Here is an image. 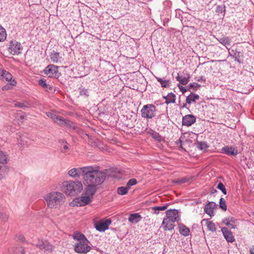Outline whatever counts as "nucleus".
Returning <instances> with one entry per match:
<instances>
[{"instance_id": "nucleus-14", "label": "nucleus", "mask_w": 254, "mask_h": 254, "mask_svg": "<svg viewBox=\"0 0 254 254\" xmlns=\"http://www.w3.org/2000/svg\"><path fill=\"white\" fill-rule=\"evenodd\" d=\"M55 122L61 127H72L73 123L72 122L66 120L60 116H57Z\"/></svg>"}, {"instance_id": "nucleus-10", "label": "nucleus", "mask_w": 254, "mask_h": 254, "mask_svg": "<svg viewBox=\"0 0 254 254\" xmlns=\"http://www.w3.org/2000/svg\"><path fill=\"white\" fill-rule=\"evenodd\" d=\"M111 223L110 219H106L104 221L99 222L95 224V228L99 232H104L109 229V225Z\"/></svg>"}, {"instance_id": "nucleus-27", "label": "nucleus", "mask_w": 254, "mask_h": 254, "mask_svg": "<svg viewBox=\"0 0 254 254\" xmlns=\"http://www.w3.org/2000/svg\"><path fill=\"white\" fill-rule=\"evenodd\" d=\"M169 121V117L166 114H161L157 118V122L163 125H166Z\"/></svg>"}, {"instance_id": "nucleus-13", "label": "nucleus", "mask_w": 254, "mask_h": 254, "mask_svg": "<svg viewBox=\"0 0 254 254\" xmlns=\"http://www.w3.org/2000/svg\"><path fill=\"white\" fill-rule=\"evenodd\" d=\"M85 168V167L72 168L69 170L68 174L73 178H78L80 176L83 177L84 174L83 170Z\"/></svg>"}, {"instance_id": "nucleus-32", "label": "nucleus", "mask_w": 254, "mask_h": 254, "mask_svg": "<svg viewBox=\"0 0 254 254\" xmlns=\"http://www.w3.org/2000/svg\"><path fill=\"white\" fill-rule=\"evenodd\" d=\"M190 78V74H187V76H185V77L180 76L178 74V76L176 77V79L182 84L186 85V84H187L189 82Z\"/></svg>"}, {"instance_id": "nucleus-49", "label": "nucleus", "mask_w": 254, "mask_h": 254, "mask_svg": "<svg viewBox=\"0 0 254 254\" xmlns=\"http://www.w3.org/2000/svg\"><path fill=\"white\" fill-rule=\"evenodd\" d=\"M46 115L49 118H50V119L53 120L54 122L56 120V118H57V117L58 116L57 115H55L54 113H53L52 112H47L46 113Z\"/></svg>"}, {"instance_id": "nucleus-62", "label": "nucleus", "mask_w": 254, "mask_h": 254, "mask_svg": "<svg viewBox=\"0 0 254 254\" xmlns=\"http://www.w3.org/2000/svg\"><path fill=\"white\" fill-rule=\"evenodd\" d=\"M24 240H25V239H24V237H23V236H20L19 237V240H20V241L23 242V241H24Z\"/></svg>"}, {"instance_id": "nucleus-37", "label": "nucleus", "mask_w": 254, "mask_h": 254, "mask_svg": "<svg viewBox=\"0 0 254 254\" xmlns=\"http://www.w3.org/2000/svg\"><path fill=\"white\" fill-rule=\"evenodd\" d=\"M6 38V33L5 29L0 26V42L4 41Z\"/></svg>"}, {"instance_id": "nucleus-4", "label": "nucleus", "mask_w": 254, "mask_h": 254, "mask_svg": "<svg viewBox=\"0 0 254 254\" xmlns=\"http://www.w3.org/2000/svg\"><path fill=\"white\" fill-rule=\"evenodd\" d=\"M156 108L153 104L144 105L141 110V117L147 119H152L155 116Z\"/></svg>"}, {"instance_id": "nucleus-61", "label": "nucleus", "mask_w": 254, "mask_h": 254, "mask_svg": "<svg viewBox=\"0 0 254 254\" xmlns=\"http://www.w3.org/2000/svg\"><path fill=\"white\" fill-rule=\"evenodd\" d=\"M250 254H254V246L250 250Z\"/></svg>"}, {"instance_id": "nucleus-60", "label": "nucleus", "mask_w": 254, "mask_h": 254, "mask_svg": "<svg viewBox=\"0 0 254 254\" xmlns=\"http://www.w3.org/2000/svg\"><path fill=\"white\" fill-rule=\"evenodd\" d=\"M26 117V115L25 114H22L20 116L19 118L21 120H23L25 119Z\"/></svg>"}, {"instance_id": "nucleus-11", "label": "nucleus", "mask_w": 254, "mask_h": 254, "mask_svg": "<svg viewBox=\"0 0 254 254\" xmlns=\"http://www.w3.org/2000/svg\"><path fill=\"white\" fill-rule=\"evenodd\" d=\"M36 245L37 247L45 252H50L53 249V246L47 241L39 240Z\"/></svg>"}, {"instance_id": "nucleus-57", "label": "nucleus", "mask_w": 254, "mask_h": 254, "mask_svg": "<svg viewBox=\"0 0 254 254\" xmlns=\"http://www.w3.org/2000/svg\"><path fill=\"white\" fill-rule=\"evenodd\" d=\"M227 219H228L230 221V222L234 224H235V222L237 221V220L235 219L234 217H230Z\"/></svg>"}, {"instance_id": "nucleus-5", "label": "nucleus", "mask_w": 254, "mask_h": 254, "mask_svg": "<svg viewBox=\"0 0 254 254\" xmlns=\"http://www.w3.org/2000/svg\"><path fill=\"white\" fill-rule=\"evenodd\" d=\"M90 243L87 239H84L81 242H77L74 245V251L78 254H86L91 250V247L88 245Z\"/></svg>"}, {"instance_id": "nucleus-41", "label": "nucleus", "mask_w": 254, "mask_h": 254, "mask_svg": "<svg viewBox=\"0 0 254 254\" xmlns=\"http://www.w3.org/2000/svg\"><path fill=\"white\" fill-rule=\"evenodd\" d=\"M225 5L224 4L223 5H219L216 7V12L218 13H222L224 12L225 13Z\"/></svg>"}, {"instance_id": "nucleus-12", "label": "nucleus", "mask_w": 254, "mask_h": 254, "mask_svg": "<svg viewBox=\"0 0 254 254\" xmlns=\"http://www.w3.org/2000/svg\"><path fill=\"white\" fill-rule=\"evenodd\" d=\"M91 201V198L89 196H82L81 197H79L76 198L74 200L73 202L74 204L78 206H84L89 204Z\"/></svg>"}, {"instance_id": "nucleus-58", "label": "nucleus", "mask_w": 254, "mask_h": 254, "mask_svg": "<svg viewBox=\"0 0 254 254\" xmlns=\"http://www.w3.org/2000/svg\"><path fill=\"white\" fill-rule=\"evenodd\" d=\"M197 81L199 82H204L205 81V78L203 76H201L197 79Z\"/></svg>"}, {"instance_id": "nucleus-54", "label": "nucleus", "mask_w": 254, "mask_h": 254, "mask_svg": "<svg viewBox=\"0 0 254 254\" xmlns=\"http://www.w3.org/2000/svg\"><path fill=\"white\" fill-rule=\"evenodd\" d=\"M69 149L68 144H65L63 145V149H61V152L63 153H65V151Z\"/></svg>"}, {"instance_id": "nucleus-46", "label": "nucleus", "mask_w": 254, "mask_h": 254, "mask_svg": "<svg viewBox=\"0 0 254 254\" xmlns=\"http://www.w3.org/2000/svg\"><path fill=\"white\" fill-rule=\"evenodd\" d=\"M137 183L135 179H130L127 184V187L129 189L132 186L135 185Z\"/></svg>"}, {"instance_id": "nucleus-26", "label": "nucleus", "mask_w": 254, "mask_h": 254, "mask_svg": "<svg viewBox=\"0 0 254 254\" xmlns=\"http://www.w3.org/2000/svg\"><path fill=\"white\" fill-rule=\"evenodd\" d=\"M199 99L198 95L191 93L186 98V103L190 104L191 103H195L196 100Z\"/></svg>"}, {"instance_id": "nucleus-63", "label": "nucleus", "mask_w": 254, "mask_h": 254, "mask_svg": "<svg viewBox=\"0 0 254 254\" xmlns=\"http://www.w3.org/2000/svg\"><path fill=\"white\" fill-rule=\"evenodd\" d=\"M178 147L179 148V149L181 148L183 150H185L183 147V146H182V144H180L179 146H178Z\"/></svg>"}, {"instance_id": "nucleus-20", "label": "nucleus", "mask_w": 254, "mask_h": 254, "mask_svg": "<svg viewBox=\"0 0 254 254\" xmlns=\"http://www.w3.org/2000/svg\"><path fill=\"white\" fill-rule=\"evenodd\" d=\"M162 227L164 228L165 231L172 230L175 227L174 222L169 219L164 218L162 222Z\"/></svg>"}, {"instance_id": "nucleus-22", "label": "nucleus", "mask_w": 254, "mask_h": 254, "mask_svg": "<svg viewBox=\"0 0 254 254\" xmlns=\"http://www.w3.org/2000/svg\"><path fill=\"white\" fill-rule=\"evenodd\" d=\"M86 186L85 189V194L89 197H92L97 191V187L98 186L92 185L90 184H84Z\"/></svg>"}, {"instance_id": "nucleus-56", "label": "nucleus", "mask_w": 254, "mask_h": 254, "mask_svg": "<svg viewBox=\"0 0 254 254\" xmlns=\"http://www.w3.org/2000/svg\"><path fill=\"white\" fill-rule=\"evenodd\" d=\"M59 142L60 144L63 145L65 144H67V141L64 139H60Z\"/></svg>"}, {"instance_id": "nucleus-51", "label": "nucleus", "mask_w": 254, "mask_h": 254, "mask_svg": "<svg viewBox=\"0 0 254 254\" xmlns=\"http://www.w3.org/2000/svg\"><path fill=\"white\" fill-rule=\"evenodd\" d=\"M80 94L81 95H84L85 96H89V91L88 89L83 88L81 89L80 90Z\"/></svg>"}, {"instance_id": "nucleus-39", "label": "nucleus", "mask_w": 254, "mask_h": 254, "mask_svg": "<svg viewBox=\"0 0 254 254\" xmlns=\"http://www.w3.org/2000/svg\"><path fill=\"white\" fill-rule=\"evenodd\" d=\"M128 190L129 189L127 186L126 187H120L118 188L117 192L119 194L124 195L127 192Z\"/></svg>"}, {"instance_id": "nucleus-38", "label": "nucleus", "mask_w": 254, "mask_h": 254, "mask_svg": "<svg viewBox=\"0 0 254 254\" xmlns=\"http://www.w3.org/2000/svg\"><path fill=\"white\" fill-rule=\"evenodd\" d=\"M206 226L208 230L211 232H215L216 231L215 224L212 221H207Z\"/></svg>"}, {"instance_id": "nucleus-19", "label": "nucleus", "mask_w": 254, "mask_h": 254, "mask_svg": "<svg viewBox=\"0 0 254 254\" xmlns=\"http://www.w3.org/2000/svg\"><path fill=\"white\" fill-rule=\"evenodd\" d=\"M221 231L227 242L232 243L235 241L232 233L227 227H222Z\"/></svg>"}, {"instance_id": "nucleus-21", "label": "nucleus", "mask_w": 254, "mask_h": 254, "mask_svg": "<svg viewBox=\"0 0 254 254\" xmlns=\"http://www.w3.org/2000/svg\"><path fill=\"white\" fill-rule=\"evenodd\" d=\"M229 55L232 57L235 61L240 63L243 57V54L240 51H238L237 50H234L232 49L231 51L229 50Z\"/></svg>"}, {"instance_id": "nucleus-36", "label": "nucleus", "mask_w": 254, "mask_h": 254, "mask_svg": "<svg viewBox=\"0 0 254 254\" xmlns=\"http://www.w3.org/2000/svg\"><path fill=\"white\" fill-rule=\"evenodd\" d=\"M39 84L44 88L49 89L50 90H52L53 87L49 84H47L46 82V80L44 79H40L38 82Z\"/></svg>"}, {"instance_id": "nucleus-64", "label": "nucleus", "mask_w": 254, "mask_h": 254, "mask_svg": "<svg viewBox=\"0 0 254 254\" xmlns=\"http://www.w3.org/2000/svg\"><path fill=\"white\" fill-rule=\"evenodd\" d=\"M217 192V190H213L212 191H211V193H214L215 192Z\"/></svg>"}, {"instance_id": "nucleus-48", "label": "nucleus", "mask_w": 254, "mask_h": 254, "mask_svg": "<svg viewBox=\"0 0 254 254\" xmlns=\"http://www.w3.org/2000/svg\"><path fill=\"white\" fill-rule=\"evenodd\" d=\"M14 106L16 107L24 108H27L28 107V105L27 103L17 102V103H15Z\"/></svg>"}, {"instance_id": "nucleus-42", "label": "nucleus", "mask_w": 254, "mask_h": 254, "mask_svg": "<svg viewBox=\"0 0 254 254\" xmlns=\"http://www.w3.org/2000/svg\"><path fill=\"white\" fill-rule=\"evenodd\" d=\"M222 222L225 224V225H226L227 226L230 227L231 229H235L236 228V225L232 223L231 222H230V221L227 219V218L226 219H224L223 221H222Z\"/></svg>"}, {"instance_id": "nucleus-47", "label": "nucleus", "mask_w": 254, "mask_h": 254, "mask_svg": "<svg viewBox=\"0 0 254 254\" xmlns=\"http://www.w3.org/2000/svg\"><path fill=\"white\" fill-rule=\"evenodd\" d=\"M12 254H24V249L21 247H17Z\"/></svg>"}, {"instance_id": "nucleus-31", "label": "nucleus", "mask_w": 254, "mask_h": 254, "mask_svg": "<svg viewBox=\"0 0 254 254\" xmlns=\"http://www.w3.org/2000/svg\"><path fill=\"white\" fill-rule=\"evenodd\" d=\"M179 232L182 235L188 236L189 235L190 229L183 224H179Z\"/></svg>"}, {"instance_id": "nucleus-45", "label": "nucleus", "mask_w": 254, "mask_h": 254, "mask_svg": "<svg viewBox=\"0 0 254 254\" xmlns=\"http://www.w3.org/2000/svg\"><path fill=\"white\" fill-rule=\"evenodd\" d=\"M217 188L219 190H221V191L224 194H226L227 193V191H226V188H225V186L223 185V183L220 182L218 185H217Z\"/></svg>"}, {"instance_id": "nucleus-34", "label": "nucleus", "mask_w": 254, "mask_h": 254, "mask_svg": "<svg viewBox=\"0 0 254 254\" xmlns=\"http://www.w3.org/2000/svg\"><path fill=\"white\" fill-rule=\"evenodd\" d=\"M157 80L160 83L161 87L164 88L168 87L170 86V82L169 80H164L161 78L156 77H155Z\"/></svg>"}, {"instance_id": "nucleus-53", "label": "nucleus", "mask_w": 254, "mask_h": 254, "mask_svg": "<svg viewBox=\"0 0 254 254\" xmlns=\"http://www.w3.org/2000/svg\"><path fill=\"white\" fill-rule=\"evenodd\" d=\"M11 86H13L12 85H11L10 84V82H9L8 84L3 86L2 87V90L3 91H6V90H9L12 87Z\"/></svg>"}, {"instance_id": "nucleus-8", "label": "nucleus", "mask_w": 254, "mask_h": 254, "mask_svg": "<svg viewBox=\"0 0 254 254\" xmlns=\"http://www.w3.org/2000/svg\"><path fill=\"white\" fill-rule=\"evenodd\" d=\"M21 45L19 42L12 41L9 43V51L11 54L18 55L21 53Z\"/></svg>"}, {"instance_id": "nucleus-55", "label": "nucleus", "mask_w": 254, "mask_h": 254, "mask_svg": "<svg viewBox=\"0 0 254 254\" xmlns=\"http://www.w3.org/2000/svg\"><path fill=\"white\" fill-rule=\"evenodd\" d=\"M178 87L180 90L183 92V93H184L188 90L187 88L186 87L180 86V85H178Z\"/></svg>"}, {"instance_id": "nucleus-2", "label": "nucleus", "mask_w": 254, "mask_h": 254, "mask_svg": "<svg viewBox=\"0 0 254 254\" xmlns=\"http://www.w3.org/2000/svg\"><path fill=\"white\" fill-rule=\"evenodd\" d=\"M83 189L82 184L79 181H65L62 184V190L69 195H74L80 192Z\"/></svg>"}, {"instance_id": "nucleus-17", "label": "nucleus", "mask_w": 254, "mask_h": 254, "mask_svg": "<svg viewBox=\"0 0 254 254\" xmlns=\"http://www.w3.org/2000/svg\"><path fill=\"white\" fill-rule=\"evenodd\" d=\"M221 152L229 156H236L238 151L233 146H225L222 148Z\"/></svg>"}, {"instance_id": "nucleus-15", "label": "nucleus", "mask_w": 254, "mask_h": 254, "mask_svg": "<svg viewBox=\"0 0 254 254\" xmlns=\"http://www.w3.org/2000/svg\"><path fill=\"white\" fill-rule=\"evenodd\" d=\"M243 80L247 85L254 86V73L249 71H246L244 72Z\"/></svg>"}, {"instance_id": "nucleus-44", "label": "nucleus", "mask_w": 254, "mask_h": 254, "mask_svg": "<svg viewBox=\"0 0 254 254\" xmlns=\"http://www.w3.org/2000/svg\"><path fill=\"white\" fill-rule=\"evenodd\" d=\"M192 179L191 177H185L183 178L178 179L177 181V183L182 184L190 182Z\"/></svg>"}, {"instance_id": "nucleus-25", "label": "nucleus", "mask_w": 254, "mask_h": 254, "mask_svg": "<svg viewBox=\"0 0 254 254\" xmlns=\"http://www.w3.org/2000/svg\"><path fill=\"white\" fill-rule=\"evenodd\" d=\"M142 217L138 213H133L129 215L128 220L132 223H137L141 219Z\"/></svg>"}, {"instance_id": "nucleus-6", "label": "nucleus", "mask_w": 254, "mask_h": 254, "mask_svg": "<svg viewBox=\"0 0 254 254\" xmlns=\"http://www.w3.org/2000/svg\"><path fill=\"white\" fill-rule=\"evenodd\" d=\"M44 72L50 77L58 78L61 76V73L58 70V66L54 64L47 66L44 70Z\"/></svg>"}, {"instance_id": "nucleus-24", "label": "nucleus", "mask_w": 254, "mask_h": 254, "mask_svg": "<svg viewBox=\"0 0 254 254\" xmlns=\"http://www.w3.org/2000/svg\"><path fill=\"white\" fill-rule=\"evenodd\" d=\"M217 40L220 43L225 46L228 50V51L230 50V49L228 48V46L231 45V38L227 36H222L221 37L217 38Z\"/></svg>"}, {"instance_id": "nucleus-29", "label": "nucleus", "mask_w": 254, "mask_h": 254, "mask_svg": "<svg viewBox=\"0 0 254 254\" xmlns=\"http://www.w3.org/2000/svg\"><path fill=\"white\" fill-rule=\"evenodd\" d=\"M164 98L166 100L165 103L166 104L175 103L176 96L172 92L169 93L166 96H164Z\"/></svg>"}, {"instance_id": "nucleus-59", "label": "nucleus", "mask_w": 254, "mask_h": 254, "mask_svg": "<svg viewBox=\"0 0 254 254\" xmlns=\"http://www.w3.org/2000/svg\"><path fill=\"white\" fill-rule=\"evenodd\" d=\"M182 143V140L180 138L175 142L176 145L179 146L180 144Z\"/></svg>"}, {"instance_id": "nucleus-18", "label": "nucleus", "mask_w": 254, "mask_h": 254, "mask_svg": "<svg viewBox=\"0 0 254 254\" xmlns=\"http://www.w3.org/2000/svg\"><path fill=\"white\" fill-rule=\"evenodd\" d=\"M216 206L217 205L214 202H209L204 207V211L210 216H213L214 215V209L216 207Z\"/></svg>"}, {"instance_id": "nucleus-1", "label": "nucleus", "mask_w": 254, "mask_h": 254, "mask_svg": "<svg viewBox=\"0 0 254 254\" xmlns=\"http://www.w3.org/2000/svg\"><path fill=\"white\" fill-rule=\"evenodd\" d=\"M83 182L84 184H90L99 186L105 181L106 174L99 170V167L96 166H85L84 169Z\"/></svg>"}, {"instance_id": "nucleus-52", "label": "nucleus", "mask_w": 254, "mask_h": 254, "mask_svg": "<svg viewBox=\"0 0 254 254\" xmlns=\"http://www.w3.org/2000/svg\"><path fill=\"white\" fill-rule=\"evenodd\" d=\"M201 86V85L198 83H190L189 85V87L190 88H198Z\"/></svg>"}, {"instance_id": "nucleus-9", "label": "nucleus", "mask_w": 254, "mask_h": 254, "mask_svg": "<svg viewBox=\"0 0 254 254\" xmlns=\"http://www.w3.org/2000/svg\"><path fill=\"white\" fill-rule=\"evenodd\" d=\"M166 218L173 222L178 221L180 219V212L177 209H170L166 211Z\"/></svg>"}, {"instance_id": "nucleus-3", "label": "nucleus", "mask_w": 254, "mask_h": 254, "mask_svg": "<svg viewBox=\"0 0 254 254\" xmlns=\"http://www.w3.org/2000/svg\"><path fill=\"white\" fill-rule=\"evenodd\" d=\"M45 199L47 201L48 206L50 208H53L64 202V196L60 192L54 191L47 194Z\"/></svg>"}, {"instance_id": "nucleus-30", "label": "nucleus", "mask_w": 254, "mask_h": 254, "mask_svg": "<svg viewBox=\"0 0 254 254\" xmlns=\"http://www.w3.org/2000/svg\"><path fill=\"white\" fill-rule=\"evenodd\" d=\"M149 134L151 136V137L153 138H154L156 141H157L159 142H161L162 141H165L164 138L162 136H161L159 134V133H158L155 131L151 130V131L149 132Z\"/></svg>"}, {"instance_id": "nucleus-50", "label": "nucleus", "mask_w": 254, "mask_h": 254, "mask_svg": "<svg viewBox=\"0 0 254 254\" xmlns=\"http://www.w3.org/2000/svg\"><path fill=\"white\" fill-rule=\"evenodd\" d=\"M0 218L2 221H6L8 218V216L6 212H2L0 214Z\"/></svg>"}, {"instance_id": "nucleus-43", "label": "nucleus", "mask_w": 254, "mask_h": 254, "mask_svg": "<svg viewBox=\"0 0 254 254\" xmlns=\"http://www.w3.org/2000/svg\"><path fill=\"white\" fill-rule=\"evenodd\" d=\"M73 238L74 239L77 240V242H81V240L83 241L84 239H87L85 236L82 234H78L74 235L73 236Z\"/></svg>"}, {"instance_id": "nucleus-23", "label": "nucleus", "mask_w": 254, "mask_h": 254, "mask_svg": "<svg viewBox=\"0 0 254 254\" xmlns=\"http://www.w3.org/2000/svg\"><path fill=\"white\" fill-rule=\"evenodd\" d=\"M50 57L51 61L54 63H61L63 60L62 57L60 56V53L54 51L51 53Z\"/></svg>"}, {"instance_id": "nucleus-40", "label": "nucleus", "mask_w": 254, "mask_h": 254, "mask_svg": "<svg viewBox=\"0 0 254 254\" xmlns=\"http://www.w3.org/2000/svg\"><path fill=\"white\" fill-rule=\"evenodd\" d=\"M219 207L224 211H226L227 210V205L226 204L224 199L223 197H221L220 199Z\"/></svg>"}, {"instance_id": "nucleus-16", "label": "nucleus", "mask_w": 254, "mask_h": 254, "mask_svg": "<svg viewBox=\"0 0 254 254\" xmlns=\"http://www.w3.org/2000/svg\"><path fill=\"white\" fill-rule=\"evenodd\" d=\"M196 118L192 115H187L183 117L182 119V125L189 127L195 122Z\"/></svg>"}, {"instance_id": "nucleus-7", "label": "nucleus", "mask_w": 254, "mask_h": 254, "mask_svg": "<svg viewBox=\"0 0 254 254\" xmlns=\"http://www.w3.org/2000/svg\"><path fill=\"white\" fill-rule=\"evenodd\" d=\"M0 75L2 80L10 82V84L12 86L16 85V81L12 79V75L8 71L0 69Z\"/></svg>"}, {"instance_id": "nucleus-28", "label": "nucleus", "mask_w": 254, "mask_h": 254, "mask_svg": "<svg viewBox=\"0 0 254 254\" xmlns=\"http://www.w3.org/2000/svg\"><path fill=\"white\" fill-rule=\"evenodd\" d=\"M9 161V158L6 153L0 151V164H6Z\"/></svg>"}, {"instance_id": "nucleus-35", "label": "nucleus", "mask_w": 254, "mask_h": 254, "mask_svg": "<svg viewBox=\"0 0 254 254\" xmlns=\"http://www.w3.org/2000/svg\"><path fill=\"white\" fill-rule=\"evenodd\" d=\"M197 148L200 150H205L208 147V146L206 142L204 141L197 142L196 143Z\"/></svg>"}, {"instance_id": "nucleus-33", "label": "nucleus", "mask_w": 254, "mask_h": 254, "mask_svg": "<svg viewBox=\"0 0 254 254\" xmlns=\"http://www.w3.org/2000/svg\"><path fill=\"white\" fill-rule=\"evenodd\" d=\"M168 206V204H166L163 206H157L153 207L152 209L154 211V214H158L159 212V211H163L166 209Z\"/></svg>"}]
</instances>
